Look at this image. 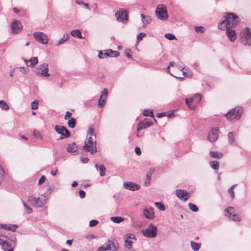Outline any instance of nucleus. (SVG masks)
<instances>
[{
  "instance_id": "obj_1",
  "label": "nucleus",
  "mask_w": 251,
  "mask_h": 251,
  "mask_svg": "<svg viewBox=\"0 0 251 251\" xmlns=\"http://www.w3.org/2000/svg\"><path fill=\"white\" fill-rule=\"evenodd\" d=\"M225 20L219 23L218 28L223 30L225 28L236 26L239 23V17L233 13H226L223 15Z\"/></svg>"
},
{
  "instance_id": "obj_2",
  "label": "nucleus",
  "mask_w": 251,
  "mask_h": 251,
  "mask_svg": "<svg viewBox=\"0 0 251 251\" xmlns=\"http://www.w3.org/2000/svg\"><path fill=\"white\" fill-rule=\"evenodd\" d=\"M27 200L32 206L37 208L43 207L46 203V199H44L42 195L40 197H36L33 194H30L28 196Z\"/></svg>"
},
{
  "instance_id": "obj_3",
  "label": "nucleus",
  "mask_w": 251,
  "mask_h": 251,
  "mask_svg": "<svg viewBox=\"0 0 251 251\" xmlns=\"http://www.w3.org/2000/svg\"><path fill=\"white\" fill-rule=\"evenodd\" d=\"M242 112L243 110L242 108L236 107L230 110L226 113V118L231 121H235L241 118Z\"/></svg>"
},
{
  "instance_id": "obj_4",
  "label": "nucleus",
  "mask_w": 251,
  "mask_h": 251,
  "mask_svg": "<svg viewBox=\"0 0 251 251\" xmlns=\"http://www.w3.org/2000/svg\"><path fill=\"white\" fill-rule=\"evenodd\" d=\"M156 17L161 20L165 21L168 18L167 7L164 4H159L155 10Z\"/></svg>"
},
{
  "instance_id": "obj_5",
  "label": "nucleus",
  "mask_w": 251,
  "mask_h": 251,
  "mask_svg": "<svg viewBox=\"0 0 251 251\" xmlns=\"http://www.w3.org/2000/svg\"><path fill=\"white\" fill-rule=\"evenodd\" d=\"M35 73L39 76L49 77L50 75L49 73V65L44 63L37 66L35 71Z\"/></svg>"
},
{
  "instance_id": "obj_6",
  "label": "nucleus",
  "mask_w": 251,
  "mask_h": 251,
  "mask_svg": "<svg viewBox=\"0 0 251 251\" xmlns=\"http://www.w3.org/2000/svg\"><path fill=\"white\" fill-rule=\"evenodd\" d=\"M201 99V96L200 94H197L195 95L193 97L190 98H186L185 99V102L187 106L191 109H194L195 105L192 104L191 103L194 102L195 103L199 102Z\"/></svg>"
},
{
  "instance_id": "obj_7",
  "label": "nucleus",
  "mask_w": 251,
  "mask_h": 251,
  "mask_svg": "<svg viewBox=\"0 0 251 251\" xmlns=\"http://www.w3.org/2000/svg\"><path fill=\"white\" fill-rule=\"evenodd\" d=\"M243 45L251 46V29L246 27L244 31V34L241 40Z\"/></svg>"
},
{
  "instance_id": "obj_8",
  "label": "nucleus",
  "mask_w": 251,
  "mask_h": 251,
  "mask_svg": "<svg viewBox=\"0 0 251 251\" xmlns=\"http://www.w3.org/2000/svg\"><path fill=\"white\" fill-rule=\"evenodd\" d=\"M157 232V229L156 226H149L148 228L142 230L143 234L148 238H153L154 237L156 234Z\"/></svg>"
},
{
  "instance_id": "obj_9",
  "label": "nucleus",
  "mask_w": 251,
  "mask_h": 251,
  "mask_svg": "<svg viewBox=\"0 0 251 251\" xmlns=\"http://www.w3.org/2000/svg\"><path fill=\"white\" fill-rule=\"evenodd\" d=\"M34 38L36 41L43 44L48 43V38L46 34L42 32H35L33 33Z\"/></svg>"
},
{
  "instance_id": "obj_10",
  "label": "nucleus",
  "mask_w": 251,
  "mask_h": 251,
  "mask_svg": "<svg viewBox=\"0 0 251 251\" xmlns=\"http://www.w3.org/2000/svg\"><path fill=\"white\" fill-rule=\"evenodd\" d=\"M225 215L233 221H240L241 219L237 214L233 212L232 207L229 206L227 207L225 211Z\"/></svg>"
},
{
  "instance_id": "obj_11",
  "label": "nucleus",
  "mask_w": 251,
  "mask_h": 251,
  "mask_svg": "<svg viewBox=\"0 0 251 251\" xmlns=\"http://www.w3.org/2000/svg\"><path fill=\"white\" fill-rule=\"evenodd\" d=\"M115 16L118 22H124V21H127L128 17V12L126 10L122 9H120L115 13Z\"/></svg>"
},
{
  "instance_id": "obj_12",
  "label": "nucleus",
  "mask_w": 251,
  "mask_h": 251,
  "mask_svg": "<svg viewBox=\"0 0 251 251\" xmlns=\"http://www.w3.org/2000/svg\"><path fill=\"white\" fill-rule=\"evenodd\" d=\"M219 130L217 128H212L208 134L207 139L211 142L216 141L218 138Z\"/></svg>"
},
{
  "instance_id": "obj_13",
  "label": "nucleus",
  "mask_w": 251,
  "mask_h": 251,
  "mask_svg": "<svg viewBox=\"0 0 251 251\" xmlns=\"http://www.w3.org/2000/svg\"><path fill=\"white\" fill-rule=\"evenodd\" d=\"M153 124V122L152 121L148 118H146L144 120L140 121L138 124L137 130L138 132L140 130H142L143 129H145L148 127H150Z\"/></svg>"
},
{
  "instance_id": "obj_14",
  "label": "nucleus",
  "mask_w": 251,
  "mask_h": 251,
  "mask_svg": "<svg viewBox=\"0 0 251 251\" xmlns=\"http://www.w3.org/2000/svg\"><path fill=\"white\" fill-rule=\"evenodd\" d=\"M176 195L179 199L183 201H186L190 197L189 193L183 189H176Z\"/></svg>"
},
{
  "instance_id": "obj_15",
  "label": "nucleus",
  "mask_w": 251,
  "mask_h": 251,
  "mask_svg": "<svg viewBox=\"0 0 251 251\" xmlns=\"http://www.w3.org/2000/svg\"><path fill=\"white\" fill-rule=\"evenodd\" d=\"M108 90L104 88L101 92L100 96L98 103V107H102L105 104L106 99L108 96Z\"/></svg>"
},
{
  "instance_id": "obj_16",
  "label": "nucleus",
  "mask_w": 251,
  "mask_h": 251,
  "mask_svg": "<svg viewBox=\"0 0 251 251\" xmlns=\"http://www.w3.org/2000/svg\"><path fill=\"white\" fill-rule=\"evenodd\" d=\"M123 186L126 189L132 191L138 190L140 188V186L139 184L131 181L125 182Z\"/></svg>"
},
{
  "instance_id": "obj_17",
  "label": "nucleus",
  "mask_w": 251,
  "mask_h": 251,
  "mask_svg": "<svg viewBox=\"0 0 251 251\" xmlns=\"http://www.w3.org/2000/svg\"><path fill=\"white\" fill-rule=\"evenodd\" d=\"M22 24L18 21L15 20L11 24V28L12 33H18L21 31L22 28Z\"/></svg>"
},
{
  "instance_id": "obj_18",
  "label": "nucleus",
  "mask_w": 251,
  "mask_h": 251,
  "mask_svg": "<svg viewBox=\"0 0 251 251\" xmlns=\"http://www.w3.org/2000/svg\"><path fill=\"white\" fill-rule=\"evenodd\" d=\"M225 30H226V35L231 41L233 42L236 40V35L234 30L231 29V28L227 27L225 28Z\"/></svg>"
},
{
  "instance_id": "obj_19",
  "label": "nucleus",
  "mask_w": 251,
  "mask_h": 251,
  "mask_svg": "<svg viewBox=\"0 0 251 251\" xmlns=\"http://www.w3.org/2000/svg\"><path fill=\"white\" fill-rule=\"evenodd\" d=\"M83 149L86 151L90 152L92 154L97 151L96 147V146H94L93 144L84 143Z\"/></svg>"
},
{
  "instance_id": "obj_20",
  "label": "nucleus",
  "mask_w": 251,
  "mask_h": 251,
  "mask_svg": "<svg viewBox=\"0 0 251 251\" xmlns=\"http://www.w3.org/2000/svg\"><path fill=\"white\" fill-rule=\"evenodd\" d=\"M25 62L27 66L33 67L38 63V57H33L29 60L25 59Z\"/></svg>"
},
{
  "instance_id": "obj_21",
  "label": "nucleus",
  "mask_w": 251,
  "mask_h": 251,
  "mask_svg": "<svg viewBox=\"0 0 251 251\" xmlns=\"http://www.w3.org/2000/svg\"><path fill=\"white\" fill-rule=\"evenodd\" d=\"M1 248L4 251H13V247L11 243L3 240Z\"/></svg>"
},
{
  "instance_id": "obj_22",
  "label": "nucleus",
  "mask_w": 251,
  "mask_h": 251,
  "mask_svg": "<svg viewBox=\"0 0 251 251\" xmlns=\"http://www.w3.org/2000/svg\"><path fill=\"white\" fill-rule=\"evenodd\" d=\"M67 150L68 152L70 153H74L75 154L78 153L77 148L76 146L75 143V142L73 143L71 145H69L67 148Z\"/></svg>"
},
{
  "instance_id": "obj_23",
  "label": "nucleus",
  "mask_w": 251,
  "mask_h": 251,
  "mask_svg": "<svg viewBox=\"0 0 251 251\" xmlns=\"http://www.w3.org/2000/svg\"><path fill=\"white\" fill-rule=\"evenodd\" d=\"M144 214L146 218L148 219H152L154 216V213L151 209H146L144 211Z\"/></svg>"
},
{
  "instance_id": "obj_24",
  "label": "nucleus",
  "mask_w": 251,
  "mask_h": 251,
  "mask_svg": "<svg viewBox=\"0 0 251 251\" xmlns=\"http://www.w3.org/2000/svg\"><path fill=\"white\" fill-rule=\"evenodd\" d=\"M71 35L75 37H77L79 39H83L84 37L82 36L81 33L79 29H75L71 31Z\"/></svg>"
},
{
  "instance_id": "obj_25",
  "label": "nucleus",
  "mask_w": 251,
  "mask_h": 251,
  "mask_svg": "<svg viewBox=\"0 0 251 251\" xmlns=\"http://www.w3.org/2000/svg\"><path fill=\"white\" fill-rule=\"evenodd\" d=\"M211 157L220 159L223 156V153L218 151H211L209 153Z\"/></svg>"
},
{
  "instance_id": "obj_26",
  "label": "nucleus",
  "mask_w": 251,
  "mask_h": 251,
  "mask_svg": "<svg viewBox=\"0 0 251 251\" xmlns=\"http://www.w3.org/2000/svg\"><path fill=\"white\" fill-rule=\"evenodd\" d=\"M52 190L53 188L50 186L49 187V188L47 190L44 194L41 195L44 199H46V201H48L49 197H50V195L51 193Z\"/></svg>"
},
{
  "instance_id": "obj_27",
  "label": "nucleus",
  "mask_w": 251,
  "mask_h": 251,
  "mask_svg": "<svg viewBox=\"0 0 251 251\" xmlns=\"http://www.w3.org/2000/svg\"><path fill=\"white\" fill-rule=\"evenodd\" d=\"M107 245H110V249L111 250H109V251H115L118 249V248L116 246V244L115 242L111 240H108L107 242Z\"/></svg>"
},
{
  "instance_id": "obj_28",
  "label": "nucleus",
  "mask_w": 251,
  "mask_h": 251,
  "mask_svg": "<svg viewBox=\"0 0 251 251\" xmlns=\"http://www.w3.org/2000/svg\"><path fill=\"white\" fill-rule=\"evenodd\" d=\"M191 246L193 251H198L201 248V244L194 241H191Z\"/></svg>"
},
{
  "instance_id": "obj_29",
  "label": "nucleus",
  "mask_w": 251,
  "mask_h": 251,
  "mask_svg": "<svg viewBox=\"0 0 251 251\" xmlns=\"http://www.w3.org/2000/svg\"><path fill=\"white\" fill-rule=\"evenodd\" d=\"M76 125V120L75 118H71L68 121V125L70 128H74Z\"/></svg>"
},
{
  "instance_id": "obj_30",
  "label": "nucleus",
  "mask_w": 251,
  "mask_h": 251,
  "mask_svg": "<svg viewBox=\"0 0 251 251\" xmlns=\"http://www.w3.org/2000/svg\"><path fill=\"white\" fill-rule=\"evenodd\" d=\"M228 143L232 145L235 142L234 134L233 132H230L228 134Z\"/></svg>"
},
{
  "instance_id": "obj_31",
  "label": "nucleus",
  "mask_w": 251,
  "mask_h": 251,
  "mask_svg": "<svg viewBox=\"0 0 251 251\" xmlns=\"http://www.w3.org/2000/svg\"><path fill=\"white\" fill-rule=\"evenodd\" d=\"M22 202H23L24 207L25 209L26 213H27V214L31 213L33 212V210H32V208L30 207L29 206H28L25 201H22Z\"/></svg>"
},
{
  "instance_id": "obj_32",
  "label": "nucleus",
  "mask_w": 251,
  "mask_h": 251,
  "mask_svg": "<svg viewBox=\"0 0 251 251\" xmlns=\"http://www.w3.org/2000/svg\"><path fill=\"white\" fill-rule=\"evenodd\" d=\"M98 56L100 58H104L107 57H109L108 50H104V52H103L102 51H100L98 53Z\"/></svg>"
},
{
  "instance_id": "obj_33",
  "label": "nucleus",
  "mask_w": 251,
  "mask_h": 251,
  "mask_svg": "<svg viewBox=\"0 0 251 251\" xmlns=\"http://www.w3.org/2000/svg\"><path fill=\"white\" fill-rule=\"evenodd\" d=\"M210 165L211 167L215 170H218L219 168V163L217 161H211Z\"/></svg>"
},
{
  "instance_id": "obj_34",
  "label": "nucleus",
  "mask_w": 251,
  "mask_h": 251,
  "mask_svg": "<svg viewBox=\"0 0 251 251\" xmlns=\"http://www.w3.org/2000/svg\"><path fill=\"white\" fill-rule=\"evenodd\" d=\"M33 134L34 136L37 139L42 140H43V136L40 131L36 129H34L33 132Z\"/></svg>"
},
{
  "instance_id": "obj_35",
  "label": "nucleus",
  "mask_w": 251,
  "mask_h": 251,
  "mask_svg": "<svg viewBox=\"0 0 251 251\" xmlns=\"http://www.w3.org/2000/svg\"><path fill=\"white\" fill-rule=\"evenodd\" d=\"M105 170L106 168L104 167V166L103 165H100L99 166V169L97 171H99L100 172V175L101 176H103L105 175Z\"/></svg>"
},
{
  "instance_id": "obj_36",
  "label": "nucleus",
  "mask_w": 251,
  "mask_h": 251,
  "mask_svg": "<svg viewBox=\"0 0 251 251\" xmlns=\"http://www.w3.org/2000/svg\"><path fill=\"white\" fill-rule=\"evenodd\" d=\"M0 107L4 110H7L9 109L8 105L2 100H0Z\"/></svg>"
},
{
  "instance_id": "obj_37",
  "label": "nucleus",
  "mask_w": 251,
  "mask_h": 251,
  "mask_svg": "<svg viewBox=\"0 0 251 251\" xmlns=\"http://www.w3.org/2000/svg\"><path fill=\"white\" fill-rule=\"evenodd\" d=\"M111 220L115 223H120L124 221V218L121 217H111Z\"/></svg>"
},
{
  "instance_id": "obj_38",
  "label": "nucleus",
  "mask_w": 251,
  "mask_h": 251,
  "mask_svg": "<svg viewBox=\"0 0 251 251\" xmlns=\"http://www.w3.org/2000/svg\"><path fill=\"white\" fill-rule=\"evenodd\" d=\"M143 115L145 116H150L153 118V120L156 121L152 111L149 110L148 109H145L143 111Z\"/></svg>"
},
{
  "instance_id": "obj_39",
  "label": "nucleus",
  "mask_w": 251,
  "mask_h": 251,
  "mask_svg": "<svg viewBox=\"0 0 251 251\" xmlns=\"http://www.w3.org/2000/svg\"><path fill=\"white\" fill-rule=\"evenodd\" d=\"M195 30L197 33L201 34L205 31V29L201 26H195Z\"/></svg>"
},
{
  "instance_id": "obj_40",
  "label": "nucleus",
  "mask_w": 251,
  "mask_h": 251,
  "mask_svg": "<svg viewBox=\"0 0 251 251\" xmlns=\"http://www.w3.org/2000/svg\"><path fill=\"white\" fill-rule=\"evenodd\" d=\"M110 245H107V242L100 247H99L98 249V251H106L111 250L110 249Z\"/></svg>"
},
{
  "instance_id": "obj_41",
  "label": "nucleus",
  "mask_w": 251,
  "mask_h": 251,
  "mask_svg": "<svg viewBox=\"0 0 251 251\" xmlns=\"http://www.w3.org/2000/svg\"><path fill=\"white\" fill-rule=\"evenodd\" d=\"M55 130L58 133L61 134L60 139H63V126H55Z\"/></svg>"
},
{
  "instance_id": "obj_42",
  "label": "nucleus",
  "mask_w": 251,
  "mask_h": 251,
  "mask_svg": "<svg viewBox=\"0 0 251 251\" xmlns=\"http://www.w3.org/2000/svg\"><path fill=\"white\" fill-rule=\"evenodd\" d=\"M132 242L129 240L128 239H126L125 240V247L127 249H130L132 248Z\"/></svg>"
},
{
  "instance_id": "obj_43",
  "label": "nucleus",
  "mask_w": 251,
  "mask_h": 251,
  "mask_svg": "<svg viewBox=\"0 0 251 251\" xmlns=\"http://www.w3.org/2000/svg\"><path fill=\"white\" fill-rule=\"evenodd\" d=\"M188 207H189V209L193 212H196L199 210V208H198V206L196 205H195L192 203H189Z\"/></svg>"
},
{
  "instance_id": "obj_44",
  "label": "nucleus",
  "mask_w": 251,
  "mask_h": 251,
  "mask_svg": "<svg viewBox=\"0 0 251 251\" xmlns=\"http://www.w3.org/2000/svg\"><path fill=\"white\" fill-rule=\"evenodd\" d=\"M109 51V57H117L120 54L119 52L112 50H108Z\"/></svg>"
},
{
  "instance_id": "obj_45",
  "label": "nucleus",
  "mask_w": 251,
  "mask_h": 251,
  "mask_svg": "<svg viewBox=\"0 0 251 251\" xmlns=\"http://www.w3.org/2000/svg\"><path fill=\"white\" fill-rule=\"evenodd\" d=\"M5 171L2 167L0 165V184L4 178Z\"/></svg>"
},
{
  "instance_id": "obj_46",
  "label": "nucleus",
  "mask_w": 251,
  "mask_h": 251,
  "mask_svg": "<svg viewBox=\"0 0 251 251\" xmlns=\"http://www.w3.org/2000/svg\"><path fill=\"white\" fill-rule=\"evenodd\" d=\"M146 36V34L144 32L139 33L137 36V42L138 43L142 40L143 38Z\"/></svg>"
},
{
  "instance_id": "obj_47",
  "label": "nucleus",
  "mask_w": 251,
  "mask_h": 251,
  "mask_svg": "<svg viewBox=\"0 0 251 251\" xmlns=\"http://www.w3.org/2000/svg\"><path fill=\"white\" fill-rule=\"evenodd\" d=\"M156 206L161 211H164L165 210V207L163 204L160 202H156L155 203Z\"/></svg>"
},
{
  "instance_id": "obj_48",
  "label": "nucleus",
  "mask_w": 251,
  "mask_h": 251,
  "mask_svg": "<svg viewBox=\"0 0 251 251\" xmlns=\"http://www.w3.org/2000/svg\"><path fill=\"white\" fill-rule=\"evenodd\" d=\"M151 22V19L150 16H147V17L144 20L142 19V22L143 23L144 26H146L147 25L150 24Z\"/></svg>"
},
{
  "instance_id": "obj_49",
  "label": "nucleus",
  "mask_w": 251,
  "mask_h": 251,
  "mask_svg": "<svg viewBox=\"0 0 251 251\" xmlns=\"http://www.w3.org/2000/svg\"><path fill=\"white\" fill-rule=\"evenodd\" d=\"M165 37L170 40H172L176 39L175 36L173 34L170 33H166L165 34Z\"/></svg>"
},
{
  "instance_id": "obj_50",
  "label": "nucleus",
  "mask_w": 251,
  "mask_h": 251,
  "mask_svg": "<svg viewBox=\"0 0 251 251\" xmlns=\"http://www.w3.org/2000/svg\"><path fill=\"white\" fill-rule=\"evenodd\" d=\"M18 226L17 225H8L7 229L12 231H15Z\"/></svg>"
},
{
  "instance_id": "obj_51",
  "label": "nucleus",
  "mask_w": 251,
  "mask_h": 251,
  "mask_svg": "<svg viewBox=\"0 0 251 251\" xmlns=\"http://www.w3.org/2000/svg\"><path fill=\"white\" fill-rule=\"evenodd\" d=\"M151 176H148V174H146V178L144 182L145 186H148L150 184Z\"/></svg>"
},
{
  "instance_id": "obj_52",
  "label": "nucleus",
  "mask_w": 251,
  "mask_h": 251,
  "mask_svg": "<svg viewBox=\"0 0 251 251\" xmlns=\"http://www.w3.org/2000/svg\"><path fill=\"white\" fill-rule=\"evenodd\" d=\"M71 133L69 130L64 126V138L69 137Z\"/></svg>"
},
{
  "instance_id": "obj_53",
  "label": "nucleus",
  "mask_w": 251,
  "mask_h": 251,
  "mask_svg": "<svg viewBox=\"0 0 251 251\" xmlns=\"http://www.w3.org/2000/svg\"><path fill=\"white\" fill-rule=\"evenodd\" d=\"M38 101L37 100H35L31 103V108L33 110H35L38 108Z\"/></svg>"
},
{
  "instance_id": "obj_54",
  "label": "nucleus",
  "mask_w": 251,
  "mask_h": 251,
  "mask_svg": "<svg viewBox=\"0 0 251 251\" xmlns=\"http://www.w3.org/2000/svg\"><path fill=\"white\" fill-rule=\"evenodd\" d=\"M99 223V221L97 220H92L90 221L89 226L90 227L95 226Z\"/></svg>"
},
{
  "instance_id": "obj_55",
  "label": "nucleus",
  "mask_w": 251,
  "mask_h": 251,
  "mask_svg": "<svg viewBox=\"0 0 251 251\" xmlns=\"http://www.w3.org/2000/svg\"><path fill=\"white\" fill-rule=\"evenodd\" d=\"M84 143L89 144H94V142L92 140V138L91 136H87V138L85 140Z\"/></svg>"
},
{
  "instance_id": "obj_56",
  "label": "nucleus",
  "mask_w": 251,
  "mask_h": 251,
  "mask_svg": "<svg viewBox=\"0 0 251 251\" xmlns=\"http://www.w3.org/2000/svg\"><path fill=\"white\" fill-rule=\"evenodd\" d=\"M228 192L230 195L232 199H234L235 197V194L234 190L229 188L228 189Z\"/></svg>"
},
{
  "instance_id": "obj_57",
  "label": "nucleus",
  "mask_w": 251,
  "mask_h": 251,
  "mask_svg": "<svg viewBox=\"0 0 251 251\" xmlns=\"http://www.w3.org/2000/svg\"><path fill=\"white\" fill-rule=\"evenodd\" d=\"M46 177L45 176H42L39 179L38 181V185H41L45 181Z\"/></svg>"
},
{
  "instance_id": "obj_58",
  "label": "nucleus",
  "mask_w": 251,
  "mask_h": 251,
  "mask_svg": "<svg viewBox=\"0 0 251 251\" xmlns=\"http://www.w3.org/2000/svg\"><path fill=\"white\" fill-rule=\"evenodd\" d=\"M126 239H134L135 240H136V238L135 237V236L133 234H132V233H129V234H127L126 235Z\"/></svg>"
},
{
  "instance_id": "obj_59",
  "label": "nucleus",
  "mask_w": 251,
  "mask_h": 251,
  "mask_svg": "<svg viewBox=\"0 0 251 251\" xmlns=\"http://www.w3.org/2000/svg\"><path fill=\"white\" fill-rule=\"evenodd\" d=\"M86 193L83 190L80 189L79 191V195L81 199H83L85 197Z\"/></svg>"
},
{
  "instance_id": "obj_60",
  "label": "nucleus",
  "mask_w": 251,
  "mask_h": 251,
  "mask_svg": "<svg viewBox=\"0 0 251 251\" xmlns=\"http://www.w3.org/2000/svg\"><path fill=\"white\" fill-rule=\"evenodd\" d=\"M95 132V129L94 128L92 127H90L89 128V132L87 134V136H92V135H93L94 134V133Z\"/></svg>"
},
{
  "instance_id": "obj_61",
  "label": "nucleus",
  "mask_w": 251,
  "mask_h": 251,
  "mask_svg": "<svg viewBox=\"0 0 251 251\" xmlns=\"http://www.w3.org/2000/svg\"><path fill=\"white\" fill-rule=\"evenodd\" d=\"M19 69H20L21 72L25 74H27L28 71V69L26 67H20Z\"/></svg>"
},
{
  "instance_id": "obj_62",
  "label": "nucleus",
  "mask_w": 251,
  "mask_h": 251,
  "mask_svg": "<svg viewBox=\"0 0 251 251\" xmlns=\"http://www.w3.org/2000/svg\"><path fill=\"white\" fill-rule=\"evenodd\" d=\"M72 115V113L71 112H70L69 111H67L66 112V114H65V115L64 117V119L65 120L70 119Z\"/></svg>"
},
{
  "instance_id": "obj_63",
  "label": "nucleus",
  "mask_w": 251,
  "mask_h": 251,
  "mask_svg": "<svg viewBox=\"0 0 251 251\" xmlns=\"http://www.w3.org/2000/svg\"><path fill=\"white\" fill-rule=\"evenodd\" d=\"M130 49H128V50H126L125 52L126 56L127 58H131V54L130 53Z\"/></svg>"
},
{
  "instance_id": "obj_64",
  "label": "nucleus",
  "mask_w": 251,
  "mask_h": 251,
  "mask_svg": "<svg viewBox=\"0 0 251 251\" xmlns=\"http://www.w3.org/2000/svg\"><path fill=\"white\" fill-rule=\"evenodd\" d=\"M135 152L138 155H140L141 153V151L140 148L138 147H136L135 148Z\"/></svg>"
}]
</instances>
